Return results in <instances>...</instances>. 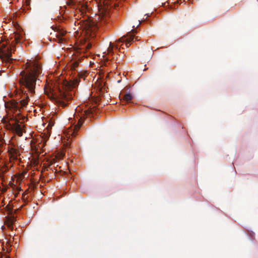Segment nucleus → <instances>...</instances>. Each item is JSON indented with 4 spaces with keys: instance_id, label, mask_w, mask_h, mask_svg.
I'll return each mask as SVG.
<instances>
[{
    "instance_id": "nucleus-1",
    "label": "nucleus",
    "mask_w": 258,
    "mask_h": 258,
    "mask_svg": "<svg viewBox=\"0 0 258 258\" xmlns=\"http://www.w3.org/2000/svg\"><path fill=\"white\" fill-rule=\"evenodd\" d=\"M41 65L35 60H30L26 64V69L22 71L19 76V88L16 87L13 94L11 97L15 98L9 102H5V106L7 111H11L15 114L16 122L12 126L13 131L19 136L23 133V125L19 124L17 115L20 114V109L25 107L30 97L35 92L37 77L41 73Z\"/></svg>"
},
{
    "instance_id": "nucleus-2",
    "label": "nucleus",
    "mask_w": 258,
    "mask_h": 258,
    "mask_svg": "<svg viewBox=\"0 0 258 258\" xmlns=\"http://www.w3.org/2000/svg\"><path fill=\"white\" fill-rule=\"evenodd\" d=\"M73 92L70 90V87L67 84L62 85L54 93V98L56 103L63 107L73 98Z\"/></svg>"
},
{
    "instance_id": "nucleus-3",
    "label": "nucleus",
    "mask_w": 258,
    "mask_h": 258,
    "mask_svg": "<svg viewBox=\"0 0 258 258\" xmlns=\"http://www.w3.org/2000/svg\"><path fill=\"white\" fill-rule=\"evenodd\" d=\"M134 30H132L131 32H128L126 35L123 36L116 41L117 42H125L126 47H128L134 40V36L132 33H135Z\"/></svg>"
},
{
    "instance_id": "nucleus-4",
    "label": "nucleus",
    "mask_w": 258,
    "mask_h": 258,
    "mask_svg": "<svg viewBox=\"0 0 258 258\" xmlns=\"http://www.w3.org/2000/svg\"><path fill=\"white\" fill-rule=\"evenodd\" d=\"M81 119V118H80V119H79L78 124L74 126V128L69 130L68 132L67 133L66 136V138H68V141H69V139L71 138V137L75 136L76 132L80 128V126L82 124V122Z\"/></svg>"
},
{
    "instance_id": "nucleus-5",
    "label": "nucleus",
    "mask_w": 258,
    "mask_h": 258,
    "mask_svg": "<svg viewBox=\"0 0 258 258\" xmlns=\"http://www.w3.org/2000/svg\"><path fill=\"white\" fill-rule=\"evenodd\" d=\"M114 46L113 45L111 42L109 43V46L107 48V52H105L104 53L105 55H103L104 59L106 60H108L110 59V55H112L113 53V48Z\"/></svg>"
},
{
    "instance_id": "nucleus-6",
    "label": "nucleus",
    "mask_w": 258,
    "mask_h": 258,
    "mask_svg": "<svg viewBox=\"0 0 258 258\" xmlns=\"http://www.w3.org/2000/svg\"><path fill=\"white\" fill-rule=\"evenodd\" d=\"M9 153L11 157L14 159H17L18 155H19V151L13 148H11L9 149Z\"/></svg>"
},
{
    "instance_id": "nucleus-7",
    "label": "nucleus",
    "mask_w": 258,
    "mask_h": 258,
    "mask_svg": "<svg viewBox=\"0 0 258 258\" xmlns=\"http://www.w3.org/2000/svg\"><path fill=\"white\" fill-rule=\"evenodd\" d=\"M79 64V60H73L72 62L70 64L71 69L73 71H76V68L78 67Z\"/></svg>"
},
{
    "instance_id": "nucleus-8",
    "label": "nucleus",
    "mask_w": 258,
    "mask_h": 258,
    "mask_svg": "<svg viewBox=\"0 0 258 258\" xmlns=\"http://www.w3.org/2000/svg\"><path fill=\"white\" fill-rule=\"evenodd\" d=\"M51 28L54 31H56L57 32L58 34L56 35L57 37L63 36L65 34V32L63 31L60 30L59 29H57L56 27L54 28L53 26H52Z\"/></svg>"
},
{
    "instance_id": "nucleus-9",
    "label": "nucleus",
    "mask_w": 258,
    "mask_h": 258,
    "mask_svg": "<svg viewBox=\"0 0 258 258\" xmlns=\"http://www.w3.org/2000/svg\"><path fill=\"white\" fill-rule=\"evenodd\" d=\"M133 98L132 95L130 93H127L124 95L123 99L125 101L128 102Z\"/></svg>"
},
{
    "instance_id": "nucleus-10",
    "label": "nucleus",
    "mask_w": 258,
    "mask_h": 258,
    "mask_svg": "<svg viewBox=\"0 0 258 258\" xmlns=\"http://www.w3.org/2000/svg\"><path fill=\"white\" fill-rule=\"evenodd\" d=\"M7 50L8 51V52H5L4 54L8 59H9L11 57V54L9 52V50H10L9 48H7Z\"/></svg>"
},
{
    "instance_id": "nucleus-11",
    "label": "nucleus",
    "mask_w": 258,
    "mask_h": 258,
    "mask_svg": "<svg viewBox=\"0 0 258 258\" xmlns=\"http://www.w3.org/2000/svg\"><path fill=\"white\" fill-rule=\"evenodd\" d=\"M99 18H100L101 21H106V16H105L104 15H102L101 16H100Z\"/></svg>"
},
{
    "instance_id": "nucleus-12",
    "label": "nucleus",
    "mask_w": 258,
    "mask_h": 258,
    "mask_svg": "<svg viewBox=\"0 0 258 258\" xmlns=\"http://www.w3.org/2000/svg\"><path fill=\"white\" fill-rule=\"evenodd\" d=\"M91 47V44H87V45L86 46V48L87 49H90Z\"/></svg>"
},
{
    "instance_id": "nucleus-13",
    "label": "nucleus",
    "mask_w": 258,
    "mask_h": 258,
    "mask_svg": "<svg viewBox=\"0 0 258 258\" xmlns=\"http://www.w3.org/2000/svg\"><path fill=\"white\" fill-rule=\"evenodd\" d=\"M15 40H16V42H17V43H18V42H19V41H18V40L17 39V38H15Z\"/></svg>"
},
{
    "instance_id": "nucleus-14",
    "label": "nucleus",
    "mask_w": 258,
    "mask_h": 258,
    "mask_svg": "<svg viewBox=\"0 0 258 258\" xmlns=\"http://www.w3.org/2000/svg\"><path fill=\"white\" fill-rule=\"evenodd\" d=\"M115 48H116V49H118V45H117V44H116V45H115Z\"/></svg>"
},
{
    "instance_id": "nucleus-15",
    "label": "nucleus",
    "mask_w": 258,
    "mask_h": 258,
    "mask_svg": "<svg viewBox=\"0 0 258 258\" xmlns=\"http://www.w3.org/2000/svg\"><path fill=\"white\" fill-rule=\"evenodd\" d=\"M84 113H85V114H87V111H85Z\"/></svg>"
},
{
    "instance_id": "nucleus-16",
    "label": "nucleus",
    "mask_w": 258,
    "mask_h": 258,
    "mask_svg": "<svg viewBox=\"0 0 258 258\" xmlns=\"http://www.w3.org/2000/svg\"><path fill=\"white\" fill-rule=\"evenodd\" d=\"M136 40H138V37H137L136 38Z\"/></svg>"
}]
</instances>
